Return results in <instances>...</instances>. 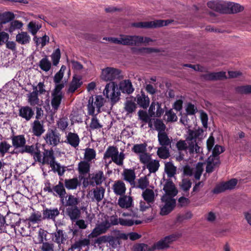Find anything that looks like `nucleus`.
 <instances>
[{
	"label": "nucleus",
	"mask_w": 251,
	"mask_h": 251,
	"mask_svg": "<svg viewBox=\"0 0 251 251\" xmlns=\"http://www.w3.org/2000/svg\"><path fill=\"white\" fill-rule=\"evenodd\" d=\"M63 180V178H60V181L58 182V184L52 187H51V184L49 180L46 181L45 183L43 190L52 194L54 196H58L60 199L61 202L64 204V199L67 195V192L64 183L62 181Z\"/></svg>",
	"instance_id": "obj_1"
},
{
	"label": "nucleus",
	"mask_w": 251,
	"mask_h": 251,
	"mask_svg": "<svg viewBox=\"0 0 251 251\" xmlns=\"http://www.w3.org/2000/svg\"><path fill=\"white\" fill-rule=\"evenodd\" d=\"M114 82L107 83L103 91V94L107 98H110L111 104L114 105L120 99L121 93Z\"/></svg>",
	"instance_id": "obj_2"
},
{
	"label": "nucleus",
	"mask_w": 251,
	"mask_h": 251,
	"mask_svg": "<svg viewBox=\"0 0 251 251\" xmlns=\"http://www.w3.org/2000/svg\"><path fill=\"white\" fill-rule=\"evenodd\" d=\"M63 88V84L55 86L51 93V104L54 112H56L59 108L62 99L64 97V94L62 91Z\"/></svg>",
	"instance_id": "obj_3"
},
{
	"label": "nucleus",
	"mask_w": 251,
	"mask_h": 251,
	"mask_svg": "<svg viewBox=\"0 0 251 251\" xmlns=\"http://www.w3.org/2000/svg\"><path fill=\"white\" fill-rule=\"evenodd\" d=\"M60 134L56 128H49L44 136V139L47 145L54 147L60 143Z\"/></svg>",
	"instance_id": "obj_4"
},
{
	"label": "nucleus",
	"mask_w": 251,
	"mask_h": 251,
	"mask_svg": "<svg viewBox=\"0 0 251 251\" xmlns=\"http://www.w3.org/2000/svg\"><path fill=\"white\" fill-rule=\"evenodd\" d=\"M161 200L162 202H165V204L161 207L160 214L162 216L167 215L175 208L176 205V201L173 198L168 196H163Z\"/></svg>",
	"instance_id": "obj_5"
},
{
	"label": "nucleus",
	"mask_w": 251,
	"mask_h": 251,
	"mask_svg": "<svg viewBox=\"0 0 251 251\" xmlns=\"http://www.w3.org/2000/svg\"><path fill=\"white\" fill-rule=\"evenodd\" d=\"M121 71L111 67H107L102 70L101 78L106 81H113L120 78Z\"/></svg>",
	"instance_id": "obj_6"
},
{
	"label": "nucleus",
	"mask_w": 251,
	"mask_h": 251,
	"mask_svg": "<svg viewBox=\"0 0 251 251\" xmlns=\"http://www.w3.org/2000/svg\"><path fill=\"white\" fill-rule=\"evenodd\" d=\"M163 179L166 181L163 189V191L165 192V194L163 196H168L169 197L174 198L178 193V191L175 184L171 179L168 178L166 179L165 177H163Z\"/></svg>",
	"instance_id": "obj_7"
},
{
	"label": "nucleus",
	"mask_w": 251,
	"mask_h": 251,
	"mask_svg": "<svg viewBox=\"0 0 251 251\" xmlns=\"http://www.w3.org/2000/svg\"><path fill=\"white\" fill-rule=\"evenodd\" d=\"M52 242L56 243L58 247L64 244L67 239L66 233L61 229L56 228V231L51 233Z\"/></svg>",
	"instance_id": "obj_8"
},
{
	"label": "nucleus",
	"mask_w": 251,
	"mask_h": 251,
	"mask_svg": "<svg viewBox=\"0 0 251 251\" xmlns=\"http://www.w3.org/2000/svg\"><path fill=\"white\" fill-rule=\"evenodd\" d=\"M200 77L204 81H216L226 78L225 72H211L202 74Z\"/></svg>",
	"instance_id": "obj_9"
},
{
	"label": "nucleus",
	"mask_w": 251,
	"mask_h": 251,
	"mask_svg": "<svg viewBox=\"0 0 251 251\" xmlns=\"http://www.w3.org/2000/svg\"><path fill=\"white\" fill-rule=\"evenodd\" d=\"M42 219L43 220H52L55 222L56 218L60 214V211L57 208H45L42 211Z\"/></svg>",
	"instance_id": "obj_10"
},
{
	"label": "nucleus",
	"mask_w": 251,
	"mask_h": 251,
	"mask_svg": "<svg viewBox=\"0 0 251 251\" xmlns=\"http://www.w3.org/2000/svg\"><path fill=\"white\" fill-rule=\"evenodd\" d=\"M226 1L222 0H212L207 3V6L218 12L225 14Z\"/></svg>",
	"instance_id": "obj_11"
},
{
	"label": "nucleus",
	"mask_w": 251,
	"mask_h": 251,
	"mask_svg": "<svg viewBox=\"0 0 251 251\" xmlns=\"http://www.w3.org/2000/svg\"><path fill=\"white\" fill-rule=\"evenodd\" d=\"M55 158L54 155V151L52 149L44 150L43 152V157L42 164H50L52 169H54L55 163Z\"/></svg>",
	"instance_id": "obj_12"
},
{
	"label": "nucleus",
	"mask_w": 251,
	"mask_h": 251,
	"mask_svg": "<svg viewBox=\"0 0 251 251\" xmlns=\"http://www.w3.org/2000/svg\"><path fill=\"white\" fill-rule=\"evenodd\" d=\"M15 16L11 12H5L0 13V31L3 30L4 28L14 19Z\"/></svg>",
	"instance_id": "obj_13"
},
{
	"label": "nucleus",
	"mask_w": 251,
	"mask_h": 251,
	"mask_svg": "<svg viewBox=\"0 0 251 251\" xmlns=\"http://www.w3.org/2000/svg\"><path fill=\"white\" fill-rule=\"evenodd\" d=\"M244 7L239 3L226 2L225 14H235L244 10Z\"/></svg>",
	"instance_id": "obj_14"
},
{
	"label": "nucleus",
	"mask_w": 251,
	"mask_h": 251,
	"mask_svg": "<svg viewBox=\"0 0 251 251\" xmlns=\"http://www.w3.org/2000/svg\"><path fill=\"white\" fill-rule=\"evenodd\" d=\"M66 213L73 222L79 219L81 217V210L77 206L67 207Z\"/></svg>",
	"instance_id": "obj_15"
},
{
	"label": "nucleus",
	"mask_w": 251,
	"mask_h": 251,
	"mask_svg": "<svg viewBox=\"0 0 251 251\" xmlns=\"http://www.w3.org/2000/svg\"><path fill=\"white\" fill-rule=\"evenodd\" d=\"M89 178L90 179V185L93 186L100 185L105 180L103 173L101 171H99L95 174H89Z\"/></svg>",
	"instance_id": "obj_16"
},
{
	"label": "nucleus",
	"mask_w": 251,
	"mask_h": 251,
	"mask_svg": "<svg viewBox=\"0 0 251 251\" xmlns=\"http://www.w3.org/2000/svg\"><path fill=\"white\" fill-rule=\"evenodd\" d=\"M82 77L80 75H74L70 82L67 93H74L76 90L79 88L82 84Z\"/></svg>",
	"instance_id": "obj_17"
},
{
	"label": "nucleus",
	"mask_w": 251,
	"mask_h": 251,
	"mask_svg": "<svg viewBox=\"0 0 251 251\" xmlns=\"http://www.w3.org/2000/svg\"><path fill=\"white\" fill-rule=\"evenodd\" d=\"M13 147L15 150L21 149L26 144V139L24 135H13L11 137Z\"/></svg>",
	"instance_id": "obj_18"
},
{
	"label": "nucleus",
	"mask_w": 251,
	"mask_h": 251,
	"mask_svg": "<svg viewBox=\"0 0 251 251\" xmlns=\"http://www.w3.org/2000/svg\"><path fill=\"white\" fill-rule=\"evenodd\" d=\"M122 175L124 176V179L128 182L132 187L135 186V179L136 178L134 170L131 169H124Z\"/></svg>",
	"instance_id": "obj_19"
},
{
	"label": "nucleus",
	"mask_w": 251,
	"mask_h": 251,
	"mask_svg": "<svg viewBox=\"0 0 251 251\" xmlns=\"http://www.w3.org/2000/svg\"><path fill=\"white\" fill-rule=\"evenodd\" d=\"M119 90L122 93L127 94H130L134 90L132 83L129 79H125L121 81L119 84Z\"/></svg>",
	"instance_id": "obj_20"
},
{
	"label": "nucleus",
	"mask_w": 251,
	"mask_h": 251,
	"mask_svg": "<svg viewBox=\"0 0 251 251\" xmlns=\"http://www.w3.org/2000/svg\"><path fill=\"white\" fill-rule=\"evenodd\" d=\"M44 122L39 120H35L32 125V132L33 135L37 137H40L45 132Z\"/></svg>",
	"instance_id": "obj_21"
},
{
	"label": "nucleus",
	"mask_w": 251,
	"mask_h": 251,
	"mask_svg": "<svg viewBox=\"0 0 251 251\" xmlns=\"http://www.w3.org/2000/svg\"><path fill=\"white\" fill-rule=\"evenodd\" d=\"M112 189L115 195L122 196L125 195L126 187L125 183L122 180L116 181L112 186Z\"/></svg>",
	"instance_id": "obj_22"
},
{
	"label": "nucleus",
	"mask_w": 251,
	"mask_h": 251,
	"mask_svg": "<svg viewBox=\"0 0 251 251\" xmlns=\"http://www.w3.org/2000/svg\"><path fill=\"white\" fill-rule=\"evenodd\" d=\"M133 202V199L131 196L124 195L119 197L118 201V205L122 208H130Z\"/></svg>",
	"instance_id": "obj_23"
},
{
	"label": "nucleus",
	"mask_w": 251,
	"mask_h": 251,
	"mask_svg": "<svg viewBox=\"0 0 251 251\" xmlns=\"http://www.w3.org/2000/svg\"><path fill=\"white\" fill-rule=\"evenodd\" d=\"M66 141H65L66 143L75 148L78 147L80 140L78 135L76 133L69 132L66 136Z\"/></svg>",
	"instance_id": "obj_24"
},
{
	"label": "nucleus",
	"mask_w": 251,
	"mask_h": 251,
	"mask_svg": "<svg viewBox=\"0 0 251 251\" xmlns=\"http://www.w3.org/2000/svg\"><path fill=\"white\" fill-rule=\"evenodd\" d=\"M24 24L23 23L18 20H13L10 22L4 28V31H8L10 33H12L16 29H21Z\"/></svg>",
	"instance_id": "obj_25"
},
{
	"label": "nucleus",
	"mask_w": 251,
	"mask_h": 251,
	"mask_svg": "<svg viewBox=\"0 0 251 251\" xmlns=\"http://www.w3.org/2000/svg\"><path fill=\"white\" fill-rule=\"evenodd\" d=\"M34 114V111L29 106L22 107L19 110V116L26 121H29Z\"/></svg>",
	"instance_id": "obj_26"
},
{
	"label": "nucleus",
	"mask_w": 251,
	"mask_h": 251,
	"mask_svg": "<svg viewBox=\"0 0 251 251\" xmlns=\"http://www.w3.org/2000/svg\"><path fill=\"white\" fill-rule=\"evenodd\" d=\"M206 162V172L209 174L212 173L214 171V168L219 167L221 164L220 160H218V159L215 160L211 157H208Z\"/></svg>",
	"instance_id": "obj_27"
},
{
	"label": "nucleus",
	"mask_w": 251,
	"mask_h": 251,
	"mask_svg": "<svg viewBox=\"0 0 251 251\" xmlns=\"http://www.w3.org/2000/svg\"><path fill=\"white\" fill-rule=\"evenodd\" d=\"M16 41L21 45L27 44L30 41V37L27 32L22 31L21 33L17 34Z\"/></svg>",
	"instance_id": "obj_28"
},
{
	"label": "nucleus",
	"mask_w": 251,
	"mask_h": 251,
	"mask_svg": "<svg viewBox=\"0 0 251 251\" xmlns=\"http://www.w3.org/2000/svg\"><path fill=\"white\" fill-rule=\"evenodd\" d=\"M164 171L168 177L171 179L176 174V167L172 162H167L165 164Z\"/></svg>",
	"instance_id": "obj_29"
},
{
	"label": "nucleus",
	"mask_w": 251,
	"mask_h": 251,
	"mask_svg": "<svg viewBox=\"0 0 251 251\" xmlns=\"http://www.w3.org/2000/svg\"><path fill=\"white\" fill-rule=\"evenodd\" d=\"M65 198H66V201H64V203L63 204L65 207L76 206L79 202L78 199L72 194L66 195Z\"/></svg>",
	"instance_id": "obj_30"
},
{
	"label": "nucleus",
	"mask_w": 251,
	"mask_h": 251,
	"mask_svg": "<svg viewBox=\"0 0 251 251\" xmlns=\"http://www.w3.org/2000/svg\"><path fill=\"white\" fill-rule=\"evenodd\" d=\"M64 184L68 190L76 189L79 184V182L77 177H74L71 179H65L64 181Z\"/></svg>",
	"instance_id": "obj_31"
},
{
	"label": "nucleus",
	"mask_w": 251,
	"mask_h": 251,
	"mask_svg": "<svg viewBox=\"0 0 251 251\" xmlns=\"http://www.w3.org/2000/svg\"><path fill=\"white\" fill-rule=\"evenodd\" d=\"M39 147V145L38 143L32 144L30 146L26 145L25 144V146L23 147V148L19 150V152L21 154L27 153L32 155L36 151H37Z\"/></svg>",
	"instance_id": "obj_32"
},
{
	"label": "nucleus",
	"mask_w": 251,
	"mask_h": 251,
	"mask_svg": "<svg viewBox=\"0 0 251 251\" xmlns=\"http://www.w3.org/2000/svg\"><path fill=\"white\" fill-rule=\"evenodd\" d=\"M137 104L143 108H147L150 103V99L144 93L141 95H137L136 96Z\"/></svg>",
	"instance_id": "obj_33"
},
{
	"label": "nucleus",
	"mask_w": 251,
	"mask_h": 251,
	"mask_svg": "<svg viewBox=\"0 0 251 251\" xmlns=\"http://www.w3.org/2000/svg\"><path fill=\"white\" fill-rule=\"evenodd\" d=\"M142 196L147 203H153L154 201V193L150 189H146Z\"/></svg>",
	"instance_id": "obj_34"
},
{
	"label": "nucleus",
	"mask_w": 251,
	"mask_h": 251,
	"mask_svg": "<svg viewBox=\"0 0 251 251\" xmlns=\"http://www.w3.org/2000/svg\"><path fill=\"white\" fill-rule=\"evenodd\" d=\"M159 143L162 146H168L171 145V142L165 132L158 133Z\"/></svg>",
	"instance_id": "obj_35"
},
{
	"label": "nucleus",
	"mask_w": 251,
	"mask_h": 251,
	"mask_svg": "<svg viewBox=\"0 0 251 251\" xmlns=\"http://www.w3.org/2000/svg\"><path fill=\"white\" fill-rule=\"evenodd\" d=\"M90 164L85 161H80L78 165L79 173L81 175L84 176L90 172Z\"/></svg>",
	"instance_id": "obj_36"
},
{
	"label": "nucleus",
	"mask_w": 251,
	"mask_h": 251,
	"mask_svg": "<svg viewBox=\"0 0 251 251\" xmlns=\"http://www.w3.org/2000/svg\"><path fill=\"white\" fill-rule=\"evenodd\" d=\"M224 151L225 148L223 147L220 145H216L215 146L212 150V154L209 157H211L215 160H217V159L220 160L219 155L223 153Z\"/></svg>",
	"instance_id": "obj_37"
},
{
	"label": "nucleus",
	"mask_w": 251,
	"mask_h": 251,
	"mask_svg": "<svg viewBox=\"0 0 251 251\" xmlns=\"http://www.w3.org/2000/svg\"><path fill=\"white\" fill-rule=\"evenodd\" d=\"M39 66L42 70L45 72H48L50 69L51 63L48 59L47 55H45V57L40 61Z\"/></svg>",
	"instance_id": "obj_38"
},
{
	"label": "nucleus",
	"mask_w": 251,
	"mask_h": 251,
	"mask_svg": "<svg viewBox=\"0 0 251 251\" xmlns=\"http://www.w3.org/2000/svg\"><path fill=\"white\" fill-rule=\"evenodd\" d=\"M105 189L102 187H97L93 190L94 197L97 202L100 201L104 197Z\"/></svg>",
	"instance_id": "obj_39"
},
{
	"label": "nucleus",
	"mask_w": 251,
	"mask_h": 251,
	"mask_svg": "<svg viewBox=\"0 0 251 251\" xmlns=\"http://www.w3.org/2000/svg\"><path fill=\"white\" fill-rule=\"evenodd\" d=\"M169 247V245L168 244L167 241L165 240V238H163L158 242L155 243L152 246L154 251L155 250H164L167 249Z\"/></svg>",
	"instance_id": "obj_40"
},
{
	"label": "nucleus",
	"mask_w": 251,
	"mask_h": 251,
	"mask_svg": "<svg viewBox=\"0 0 251 251\" xmlns=\"http://www.w3.org/2000/svg\"><path fill=\"white\" fill-rule=\"evenodd\" d=\"M159 166V162L157 160L150 161L146 165L147 168L149 170L150 173H155L158 170Z\"/></svg>",
	"instance_id": "obj_41"
},
{
	"label": "nucleus",
	"mask_w": 251,
	"mask_h": 251,
	"mask_svg": "<svg viewBox=\"0 0 251 251\" xmlns=\"http://www.w3.org/2000/svg\"><path fill=\"white\" fill-rule=\"evenodd\" d=\"M153 120L155 129L158 132V133L165 132L166 126L164 124L163 121L161 119L158 118L154 119Z\"/></svg>",
	"instance_id": "obj_42"
},
{
	"label": "nucleus",
	"mask_w": 251,
	"mask_h": 251,
	"mask_svg": "<svg viewBox=\"0 0 251 251\" xmlns=\"http://www.w3.org/2000/svg\"><path fill=\"white\" fill-rule=\"evenodd\" d=\"M136 108V103L131 100H127L125 103L124 109L127 114H131L135 112Z\"/></svg>",
	"instance_id": "obj_43"
},
{
	"label": "nucleus",
	"mask_w": 251,
	"mask_h": 251,
	"mask_svg": "<svg viewBox=\"0 0 251 251\" xmlns=\"http://www.w3.org/2000/svg\"><path fill=\"white\" fill-rule=\"evenodd\" d=\"M133 251H154L152 246L150 247L145 243L136 244L133 246Z\"/></svg>",
	"instance_id": "obj_44"
},
{
	"label": "nucleus",
	"mask_w": 251,
	"mask_h": 251,
	"mask_svg": "<svg viewBox=\"0 0 251 251\" xmlns=\"http://www.w3.org/2000/svg\"><path fill=\"white\" fill-rule=\"evenodd\" d=\"M56 125L59 129L64 131L67 128L69 124L67 117H63L59 119L57 121Z\"/></svg>",
	"instance_id": "obj_45"
},
{
	"label": "nucleus",
	"mask_w": 251,
	"mask_h": 251,
	"mask_svg": "<svg viewBox=\"0 0 251 251\" xmlns=\"http://www.w3.org/2000/svg\"><path fill=\"white\" fill-rule=\"evenodd\" d=\"M138 184L137 185L135 184V186L134 187L144 190L149 185V181L147 176H145L144 177H141L138 179Z\"/></svg>",
	"instance_id": "obj_46"
},
{
	"label": "nucleus",
	"mask_w": 251,
	"mask_h": 251,
	"mask_svg": "<svg viewBox=\"0 0 251 251\" xmlns=\"http://www.w3.org/2000/svg\"><path fill=\"white\" fill-rule=\"evenodd\" d=\"M143 36L138 35H130L128 46H139L142 42Z\"/></svg>",
	"instance_id": "obj_47"
},
{
	"label": "nucleus",
	"mask_w": 251,
	"mask_h": 251,
	"mask_svg": "<svg viewBox=\"0 0 251 251\" xmlns=\"http://www.w3.org/2000/svg\"><path fill=\"white\" fill-rule=\"evenodd\" d=\"M34 91L31 93L29 96L28 101L31 105L36 104L38 102V91L37 89V86H33Z\"/></svg>",
	"instance_id": "obj_48"
},
{
	"label": "nucleus",
	"mask_w": 251,
	"mask_h": 251,
	"mask_svg": "<svg viewBox=\"0 0 251 251\" xmlns=\"http://www.w3.org/2000/svg\"><path fill=\"white\" fill-rule=\"evenodd\" d=\"M41 244L39 248L41 251H55V246L53 242L47 241Z\"/></svg>",
	"instance_id": "obj_49"
},
{
	"label": "nucleus",
	"mask_w": 251,
	"mask_h": 251,
	"mask_svg": "<svg viewBox=\"0 0 251 251\" xmlns=\"http://www.w3.org/2000/svg\"><path fill=\"white\" fill-rule=\"evenodd\" d=\"M153 21L150 22L135 23L133 24L134 27L137 28H154Z\"/></svg>",
	"instance_id": "obj_50"
},
{
	"label": "nucleus",
	"mask_w": 251,
	"mask_h": 251,
	"mask_svg": "<svg viewBox=\"0 0 251 251\" xmlns=\"http://www.w3.org/2000/svg\"><path fill=\"white\" fill-rule=\"evenodd\" d=\"M157 154L162 159H166L170 156L169 150L166 146H162L158 148Z\"/></svg>",
	"instance_id": "obj_51"
},
{
	"label": "nucleus",
	"mask_w": 251,
	"mask_h": 251,
	"mask_svg": "<svg viewBox=\"0 0 251 251\" xmlns=\"http://www.w3.org/2000/svg\"><path fill=\"white\" fill-rule=\"evenodd\" d=\"M146 143L136 144L133 147L132 151L136 153L142 154L146 151Z\"/></svg>",
	"instance_id": "obj_52"
},
{
	"label": "nucleus",
	"mask_w": 251,
	"mask_h": 251,
	"mask_svg": "<svg viewBox=\"0 0 251 251\" xmlns=\"http://www.w3.org/2000/svg\"><path fill=\"white\" fill-rule=\"evenodd\" d=\"M48 233L47 231L40 228L38 233V243L43 244L44 242H47L48 240L47 237Z\"/></svg>",
	"instance_id": "obj_53"
},
{
	"label": "nucleus",
	"mask_w": 251,
	"mask_h": 251,
	"mask_svg": "<svg viewBox=\"0 0 251 251\" xmlns=\"http://www.w3.org/2000/svg\"><path fill=\"white\" fill-rule=\"evenodd\" d=\"M160 50L152 48L142 47L139 48V55H145L146 54H151L153 52H159Z\"/></svg>",
	"instance_id": "obj_54"
},
{
	"label": "nucleus",
	"mask_w": 251,
	"mask_h": 251,
	"mask_svg": "<svg viewBox=\"0 0 251 251\" xmlns=\"http://www.w3.org/2000/svg\"><path fill=\"white\" fill-rule=\"evenodd\" d=\"M27 220L32 223H36L43 219L40 212L37 211L32 213Z\"/></svg>",
	"instance_id": "obj_55"
},
{
	"label": "nucleus",
	"mask_w": 251,
	"mask_h": 251,
	"mask_svg": "<svg viewBox=\"0 0 251 251\" xmlns=\"http://www.w3.org/2000/svg\"><path fill=\"white\" fill-rule=\"evenodd\" d=\"M52 64L54 66H56L61 57L60 50L59 48L56 49L52 53L51 55Z\"/></svg>",
	"instance_id": "obj_56"
},
{
	"label": "nucleus",
	"mask_w": 251,
	"mask_h": 251,
	"mask_svg": "<svg viewBox=\"0 0 251 251\" xmlns=\"http://www.w3.org/2000/svg\"><path fill=\"white\" fill-rule=\"evenodd\" d=\"M236 92L242 94L251 93V85L240 86L235 88Z\"/></svg>",
	"instance_id": "obj_57"
},
{
	"label": "nucleus",
	"mask_w": 251,
	"mask_h": 251,
	"mask_svg": "<svg viewBox=\"0 0 251 251\" xmlns=\"http://www.w3.org/2000/svg\"><path fill=\"white\" fill-rule=\"evenodd\" d=\"M118 151L116 147L114 146H110L106 150L104 154V158H112Z\"/></svg>",
	"instance_id": "obj_58"
},
{
	"label": "nucleus",
	"mask_w": 251,
	"mask_h": 251,
	"mask_svg": "<svg viewBox=\"0 0 251 251\" xmlns=\"http://www.w3.org/2000/svg\"><path fill=\"white\" fill-rule=\"evenodd\" d=\"M96 155V151L94 149L87 148L85 150L84 158L86 160L90 161L95 158Z\"/></svg>",
	"instance_id": "obj_59"
},
{
	"label": "nucleus",
	"mask_w": 251,
	"mask_h": 251,
	"mask_svg": "<svg viewBox=\"0 0 251 251\" xmlns=\"http://www.w3.org/2000/svg\"><path fill=\"white\" fill-rule=\"evenodd\" d=\"M174 22L173 20H158L153 21L154 28L160 27L163 26H166Z\"/></svg>",
	"instance_id": "obj_60"
},
{
	"label": "nucleus",
	"mask_w": 251,
	"mask_h": 251,
	"mask_svg": "<svg viewBox=\"0 0 251 251\" xmlns=\"http://www.w3.org/2000/svg\"><path fill=\"white\" fill-rule=\"evenodd\" d=\"M100 231L103 234L105 233L110 227L111 224L108 220H105L96 226Z\"/></svg>",
	"instance_id": "obj_61"
},
{
	"label": "nucleus",
	"mask_w": 251,
	"mask_h": 251,
	"mask_svg": "<svg viewBox=\"0 0 251 251\" xmlns=\"http://www.w3.org/2000/svg\"><path fill=\"white\" fill-rule=\"evenodd\" d=\"M93 116V117L91 119V121L89 126L90 129L94 130L101 128L102 126L99 123L98 119L96 116V115Z\"/></svg>",
	"instance_id": "obj_62"
},
{
	"label": "nucleus",
	"mask_w": 251,
	"mask_h": 251,
	"mask_svg": "<svg viewBox=\"0 0 251 251\" xmlns=\"http://www.w3.org/2000/svg\"><path fill=\"white\" fill-rule=\"evenodd\" d=\"M192 185V182L190 180L187 178H183L181 183L179 184L181 189L184 192H187L189 190Z\"/></svg>",
	"instance_id": "obj_63"
},
{
	"label": "nucleus",
	"mask_w": 251,
	"mask_h": 251,
	"mask_svg": "<svg viewBox=\"0 0 251 251\" xmlns=\"http://www.w3.org/2000/svg\"><path fill=\"white\" fill-rule=\"evenodd\" d=\"M94 98L93 96H91L90 97L88 104H87V108H88V113L90 115L94 116L95 114V105L93 104Z\"/></svg>",
	"instance_id": "obj_64"
}]
</instances>
